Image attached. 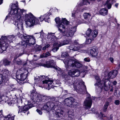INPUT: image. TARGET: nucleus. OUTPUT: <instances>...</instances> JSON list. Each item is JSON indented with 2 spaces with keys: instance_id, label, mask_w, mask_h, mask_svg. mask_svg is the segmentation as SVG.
I'll list each match as a JSON object with an SVG mask.
<instances>
[{
  "instance_id": "nucleus-1",
  "label": "nucleus",
  "mask_w": 120,
  "mask_h": 120,
  "mask_svg": "<svg viewBox=\"0 0 120 120\" xmlns=\"http://www.w3.org/2000/svg\"><path fill=\"white\" fill-rule=\"evenodd\" d=\"M11 10L10 15H13L11 18V22L17 26L19 29L23 30V22L22 19V13L26 12V10L19 8L18 6V3L16 2L15 4H12L10 5Z\"/></svg>"
},
{
  "instance_id": "nucleus-2",
  "label": "nucleus",
  "mask_w": 120,
  "mask_h": 120,
  "mask_svg": "<svg viewBox=\"0 0 120 120\" xmlns=\"http://www.w3.org/2000/svg\"><path fill=\"white\" fill-rule=\"evenodd\" d=\"M15 37L13 35L1 37L0 39V53L6 51L9 44L12 41Z\"/></svg>"
},
{
  "instance_id": "nucleus-3",
  "label": "nucleus",
  "mask_w": 120,
  "mask_h": 120,
  "mask_svg": "<svg viewBox=\"0 0 120 120\" xmlns=\"http://www.w3.org/2000/svg\"><path fill=\"white\" fill-rule=\"evenodd\" d=\"M57 26L58 30L62 35L64 36H66L67 37H72L74 35V32L76 31V27H72L70 25V26H69V28H67V31H66L65 26L62 23L58 25Z\"/></svg>"
},
{
  "instance_id": "nucleus-4",
  "label": "nucleus",
  "mask_w": 120,
  "mask_h": 120,
  "mask_svg": "<svg viewBox=\"0 0 120 120\" xmlns=\"http://www.w3.org/2000/svg\"><path fill=\"white\" fill-rule=\"evenodd\" d=\"M18 36L22 40L21 45L25 46L27 45L30 46L35 43V39L33 35H23L19 33Z\"/></svg>"
},
{
  "instance_id": "nucleus-5",
  "label": "nucleus",
  "mask_w": 120,
  "mask_h": 120,
  "mask_svg": "<svg viewBox=\"0 0 120 120\" xmlns=\"http://www.w3.org/2000/svg\"><path fill=\"white\" fill-rule=\"evenodd\" d=\"M25 21L27 27H31L39 23L38 19L35 17L30 13L25 15Z\"/></svg>"
},
{
  "instance_id": "nucleus-6",
  "label": "nucleus",
  "mask_w": 120,
  "mask_h": 120,
  "mask_svg": "<svg viewBox=\"0 0 120 120\" xmlns=\"http://www.w3.org/2000/svg\"><path fill=\"white\" fill-rule=\"evenodd\" d=\"M64 62L68 70L71 68H80L82 66V64L78 60H72L70 58H66Z\"/></svg>"
},
{
  "instance_id": "nucleus-7",
  "label": "nucleus",
  "mask_w": 120,
  "mask_h": 120,
  "mask_svg": "<svg viewBox=\"0 0 120 120\" xmlns=\"http://www.w3.org/2000/svg\"><path fill=\"white\" fill-rule=\"evenodd\" d=\"M72 82V81L71 80L68 81L69 85L70 86L73 84L77 92L81 93L83 91H86L87 93L86 86L84 85V82L79 83L78 81L76 80H75L74 82L73 83Z\"/></svg>"
},
{
  "instance_id": "nucleus-8",
  "label": "nucleus",
  "mask_w": 120,
  "mask_h": 120,
  "mask_svg": "<svg viewBox=\"0 0 120 120\" xmlns=\"http://www.w3.org/2000/svg\"><path fill=\"white\" fill-rule=\"evenodd\" d=\"M42 83L46 86H47L48 90H49L51 88H54V87H58L60 85L59 80L53 81L48 78L43 81Z\"/></svg>"
},
{
  "instance_id": "nucleus-9",
  "label": "nucleus",
  "mask_w": 120,
  "mask_h": 120,
  "mask_svg": "<svg viewBox=\"0 0 120 120\" xmlns=\"http://www.w3.org/2000/svg\"><path fill=\"white\" fill-rule=\"evenodd\" d=\"M30 96L32 99L35 102H40L43 99H45L46 97L37 93L35 90H33L30 92Z\"/></svg>"
},
{
  "instance_id": "nucleus-10",
  "label": "nucleus",
  "mask_w": 120,
  "mask_h": 120,
  "mask_svg": "<svg viewBox=\"0 0 120 120\" xmlns=\"http://www.w3.org/2000/svg\"><path fill=\"white\" fill-rule=\"evenodd\" d=\"M46 64H43V66L47 68H52L57 70L58 72L60 74H61L63 76L65 75L64 72L62 71L61 69L58 67L56 65L55 63L53 60H51L46 62ZM64 77L65 76H64Z\"/></svg>"
},
{
  "instance_id": "nucleus-11",
  "label": "nucleus",
  "mask_w": 120,
  "mask_h": 120,
  "mask_svg": "<svg viewBox=\"0 0 120 120\" xmlns=\"http://www.w3.org/2000/svg\"><path fill=\"white\" fill-rule=\"evenodd\" d=\"M54 101H52V100L47 102L46 104L44 105L42 109L45 110H48L49 109L54 110L56 111L57 110L56 108L58 107L57 104L59 103L58 101H56V103H54Z\"/></svg>"
},
{
  "instance_id": "nucleus-12",
  "label": "nucleus",
  "mask_w": 120,
  "mask_h": 120,
  "mask_svg": "<svg viewBox=\"0 0 120 120\" xmlns=\"http://www.w3.org/2000/svg\"><path fill=\"white\" fill-rule=\"evenodd\" d=\"M64 104L65 105L71 107H76L78 105V103L75 102V100L71 98H69L65 99Z\"/></svg>"
},
{
  "instance_id": "nucleus-13",
  "label": "nucleus",
  "mask_w": 120,
  "mask_h": 120,
  "mask_svg": "<svg viewBox=\"0 0 120 120\" xmlns=\"http://www.w3.org/2000/svg\"><path fill=\"white\" fill-rule=\"evenodd\" d=\"M85 71L83 68L81 69L79 71L77 69H73L71 70L68 72V73L69 75L71 76L75 77L79 76L81 72H85Z\"/></svg>"
},
{
  "instance_id": "nucleus-14",
  "label": "nucleus",
  "mask_w": 120,
  "mask_h": 120,
  "mask_svg": "<svg viewBox=\"0 0 120 120\" xmlns=\"http://www.w3.org/2000/svg\"><path fill=\"white\" fill-rule=\"evenodd\" d=\"M98 34V32L97 30H95L92 32L91 30L90 29H88L86 32V35L92 40L96 37Z\"/></svg>"
},
{
  "instance_id": "nucleus-15",
  "label": "nucleus",
  "mask_w": 120,
  "mask_h": 120,
  "mask_svg": "<svg viewBox=\"0 0 120 120\" xmlns=\"http://www.w3.org/2000/svg\"><path fill=\"white\" fill-rule=\"evenodd\" d=\"M22 69L23 70V71H24V72L19 75H16V78L20 81H23L26 79L29 68L27 69L26 68L25 69V68Z\"/></svg>"
},
{
  "instance_id": "nucleus-16",
  "label": "nucleus",
  "mask_w": 120,
  "mask_h": 120,
  "mask_svg": "<svg viewBox=\"0 0 120 120\" xmlns=\"http://www.w3.org/2000/svg\"><path fill=\"white\" fill-rule=\"evenodd\" d=\"M92 103V100L91 97H88L84 100L83 103V105L87 108H90Z\"/></svg>"
},
{
  "instance_id": "nucleus-17",
  "label": "nucleus",
  "mask_w": 120,
  "mask_h": 120,
  "mask_svg": "<svg viewBox=\"0 0 120 120\" xmlns=\"http://www.w3.org/2000/svg\"><path fill=\"white\" fill-rule=\"evenodd\" d=\"M18 107L19 109L18 113H20V115H22V114H21V112L25 113L30 108L29 107L28 105H26L23 107L21 105H18Z\"/></svg>"
},
{
  "instance_id": "nucleus-18",
  "label": "nucleus",
  "mask_w": 120,
  "mask_h": 120,
  "mask_svg": "<svg viewBox=\"0 0 120 120\" xmlns=\"http://www.w3.org/2000/svg\"><path fill=\"white\" fill-rule=\"evenodd\" d=\"M50 14V13L49 12L43 15H41L39 18V19L41 22H42L44 20L45 22H49V16Z\"/></svg>"
},
{
  "instance_id": "nucleus-19",
  "label": "nucleus",
  "mask_w": 120,
  "mask_h": 120,
  "mask_svg": "<svg viewBox=\"0 0 120 120\" xmlns=\"http://www.w3.org/2000/svg\"><path fill=\"white\" fill-rule=\"evenodd\" d=\"M63 115V112L62 111H60V110H58L54 114V117L52 118V117H50V118L52 119H53L54 120H58L59 118H61Z\"/></svg>"
},
{
  "instance_id": "nucleus-20",
  "label": "nucleus",
  "mask_w": 120,
  "mask_h": 120,
  "mask_svg": "<svg viewBox=\"0 0 120 120\" xmlns=\"http://www.w3.org/2000/svg\"><path fill=\"white\" fill-rule=\"evenodd\" d=\"M0 74L2 75L3 77L6 79L8 75H9V73L7 69H0Z\"/></svg>"
},
{
  "instance_id": "nucleus-21",
  "label": "nucleus",
  "mask_w": 120,
  "mask_h": 120,
  "mask_svg": "<svg viewBox=\"0 0 120 120\" xmlns=\"http://www.w3.org/2000/svg\"><path fill=\"white\" fill-rule=\"evenodd\" d=\"M68 119L70 120H73L75 117V116L73 110L72 109L68 110Z\"/></svg>"
},
{
  "instance_id": "nucleus-22",
  "label": "nucleus",
  "mask_w": 120,
  "mask_h": 120,
  "mask_svg": "<svg viewBox=\"0 0 120 120\" xmlns=\"http://www.w3.org/2000/svg\"><path fill=\"white\" fill-rule=\"evenodd\" d=\"M90 53L92 57H96L98 55V51L97 49L92 48L90 50Z\"/></svg>"
},
{
  "instance_id": "nucleus-23",
  "label": "nucleus",
  "mask_w": 120,
  "mask_h": 120,
  "mask_svg": "<svg viewBox=\"0 0 120 120\" xmlns=\"http://www.w3.org/2000/svg\"><path fill=\"white\" fill-rule=\"evenodd\" d=\"M117 73L118 72L117 70L111 71L108 74V77L109 78H113L116 76Z\"/></svg>"
},
{
  "instance_id": "nucleus-24",
  "label": "nucleus",
  "mask_w": 120,
  "mask_h": 120,
  "mask_svg": "<svg viewBox=\"0 0 120 120\" xmlns=\"http://www.w3.org/2000/svg\"><path fill=\"white\" fill-rule=\"evenodd\" d=\"M86 8H85L82 9H80L79 10L78 9H77L76 10L75 9V10L73 11L72 13V17H75L77 16V13L79 11L82 12L84 10H86Z\"/></svg>"
},
{
  "instance_id": "nucleus-25",
  "label": "nucleus",
  "mask_w": 120,
  "mask_h": 120,
  "mask_svg": "<svg viewBox=\"0 0 120 120\" xmlns=\"http://www.w3.org/2000/svg\"><path fill=\"white\" fill-rule=\"evenodd\" d=\"M60 42H55L53 44L54 47L53 48L52 51L54 52L57 51L59 49V48L60 46Z\"/></svg>"
},
{
  "instance_id": "nucleus-26",
  "label": "nucleus",
  "mask_w": 120,
  "mask_h": 120,
  "mask_svg": "<svg viewBox=\"0 0 120 120\" xmlns=\"http://www.w3.org/2000/svg\"><path fill=\"white\" fill-rule=\"evenodd\" d=\"M45 76L44 75L36 76L34 78L35 83H38V82L41 80H44L45 78Z\"/></svg>"
},
{
  "instance_id": "nucleus-27",
  "label": "nucleus",
  "mask_w": 120,
  "mask_h": 120,
  "mask_svg": "<svg viewBox=\"0 0 120 120\" xmlns=\"http://www.w3.org/2000/svg\"><path fill=\"white\" fill-rule=\"evenodd\" d=\"M114 0H107L106 2L105 5L106 6L108 9H110L111 7V4L113 3Z\"/></svg>"
},
{
  "instance_id": "nucleus-28",
  "label": "nucleus",
  "mask_w": 120,
  "mask_h": 120,
  "mask_svg": "<svg viewBox=\"0 0 120 120\" xmlns=\"http://www.w3.org/2000/svg\"><path fill=\"white\" fill-rule=\"evenodd\" d=\"M95 79L97 80L96 83L94 84L95 86H98L99 87H101L102 86V84L101 83V81L99 79V76H96L95 77Z\"/></svg>"
},
{
  "instance_id": "nucleus-29",
  "label": "nucleus",
  "mask_w": 120,
  "mask_h": 120,
  "mask_svg": "<svg viewBox=\"0 0 120 120\" xmlns=\"http://www.w3.org/2000/svg\"><path fill=\"white\" fill-rule=\"evenodd\" d=\"M108 10L104 8L101 9L99 11V13L100 15L105 16L108 14Z\"/></svg>"
},
{
  "instance_id": "nucleus-30",
  "label": "nucleus",
  "mask_w": 120,
  "mask_h": 120,
  "mask_svg": "<svg viewBox=\"0 0 120 120\" xmlns=\"http://www.w3.org/2000/svg\"><path fill=\"white\" fill-rule=\"evenodd\" d=\"M80 46V47H79V46L76 47L73 45H70L69 46V49L70 50H73L74 51H76L79 49L80 47L81 48L82 47L81 46V45Z\"/></svg>"
},
{
  "instance_id": "nucleus-31",
  "label": "nucleus",
  "mask_w": 120,
  "mask_h": 120,
  "mask_svg": "<svg viewBox=\"0 0 120 120\" xmlns=\"http://www.w3.org/2000/svg\"><path fill=\"white\" fill-rule=\"evenodd\" d=\"M45 34L43 32L42 30L39 33H35L34 34L36 35H35V36L36 38H40V37H43Z\"/></svg>"
},
{
  "instance_id": "nucleus-32",
  "label": "nucleus",
  "mask_w": 120,
  "mask_h": 120,
  "mask_svg": "<svg viewBox=\"0 0 120 120\" xmlns=\"http://www.w3.org/2000/svg\"><path fill=\"white\" fill-rule=\"evenodd\" d=\"M14 116L12 114H9L7 116H5L4 120H14Z\"/></svg>"
},
{
  "instance_id": "nucleus-33",
  "label": "nucleus",
  "mask_w": 120,
  "mask_h": 120,
  "mask_svg": "<svg viewBox=\"0 0 120 120\" xmlns=\"http://www.w3.org/2000/svg\"><path fill=\"white\" fill-rule=\"evenodd\" d=\"M61 23L63 24H64V25L68 26L69 24V22L65 18L62 19L61 24Z\"/></svg>"
},
{
  "instance_id": "nucleus-34",
  "label": "nucleus",
  "mask_w": 120,
  "mask_h": 120,
  "mask_svg": "<svg viewBox=\"0 0 120 120\" xmlns=\"http://www.w3.org/2000/svg\"><path fill=\"white\" fill-rule=\"evenodd\" d=\"M83 16L85 19L90 18L91 16V14L89 13L85 12L83 14Z\"/></svg>"
},
{
  "instance_id": "nucleus-35",
  "label": "nucleus",
  "mask_w": 120,
  "mask_h": 120,
  "mask_svg": "<svg viewBox=\"0 0 120 120\" xmlns=\"http://www.w3.org/2000/svg\"><path fill=\"white\" fill-rule=\"evenodd\" d=\"M51 55L50 53L48 52H47L45 53H43V54L41 55L40 57L41 58L45 57L48 56H50Z\"/></svg>"
},
{
  "instance_id": "nucleus-36",
  "label": "nucleus",
  "mask_w": 120,
  "mask_h": 120,
  "mask_svg": "<svg viewBox=\"0 0 120 120\" xmlns=\"http://www.w3.org/2000/svg\"><path fill=\"white\" fill-rule=\"evenodd\" d=\"M109 104V102H107L105 103L104 106L103 111L104 112H105L106 111V110L108 108V106Z\"/></svg>"
},
{
  "instance_id": "nucleus-37",
  "label": "nucleus",
  "mask_w": 120,
  "mask_h": 120,
  "mask_svg": "<svg viewBox=\"0 0 120 120\" xmlns=\"http://www.w3.org/2000/svg\"><path fill=\"white\" fill-rule=\"evenodd\" d=\"M54 35H52V37H51V41H52V42H57V41L58 42V41H56L57 40V38Z\"/></svg>"
},
{
  "instance_id": "nucleus-38",
  "label": "nucleus",
  "mask_w": 120,
  "mask_h": 120,
  "mask_svg": "<svg viewBox=\"0 0 120 120\" xmlns=\"http://www.w3.org/2000/svg\"><path fill=\"white\" fill-rule=\"evenodd\" d=\"M69 43V42L68 41L65 40H64L63 42L61 43L60 42V46H61L63 45L68 44Z\"/></svg>"
},
{
  "instance_id": "nucleus-39",
  "label": "nucleus",
  "mask_w": 120,
  "mask_h": 120,
  "mask_svg": "<svg viewBox=\"0 0 120 120\" xmlns=\"http://www.w3.org/2000/svg\"><path fill=\"white\" fill-rule=\"evenodd\" d=\"M3 62L4 65H9L10 63V61H9L7 59L4 60Z\"/></svg>"
},
{
  "instance_id": "nucleus-40",
  "label": "nucleus",
  "mask_w": 120,
  "mask_h": 120,
  "mask_svg": "<svg viewBox=\"0 0 120 120\" xmlns=\"http://www.w3.org/2000/svg\"><path fill=\"white\" fill-rule=\"evenodd\" d=\"M55 21L56 24L58 25L61 23V20L59 17H57L55 19Z\"/></svg>"
},
{
  "instance_id": "nucleus-41",
  "label": "nucleus",
  "mask_w": 120,
  "mask_h": 120,
  "mask_svg": "<svg viewBox=\"0 0 120 120\" xmlns=\"http://www.w3.org/2000/svg\"><path fill=\"white\" fill-rule=\"evenodd\" d=\"M54 33H48V34L47 38L50 41L51 40V37H52V35H54Z\"/></svg>"
},
{
  "instance_id": "nucleus-42",
  "label": "nucleus",
  "mask_w": 120,
  "mask_h": 120,
  "mask_svg": "<svg viewBox=\"0 0 120 120\" xmlns=\"http://www.w3.org/2000/svg\"><path fill=\"white\" fill-rule=\"evenodd\" d=\"M90 1L91 0H83V3L84 5H88L90 4Z\"/></svg>"
},
{
  "instance_id": "nucleus-43",
  "label": "nucleus",
  "mask_w": 120,
  "mask_h": 120,
  "mask_svg": "<svg viewBox=\"0 0 120 120\" xmlns=\"http://www.w3.org/2000/svg\"><path fill=\"white\" fill-rule=\"evenodd\" d=\"M6 79L3 77L2 75L0 74V85Z\"/></svg>"
},
{
  "instance_id": "nucleus-44",
  "label": "nucleus",
  "mask_w": 120,
  "mask_h": 120,
  "mask_svg": "<svg viewBox=\"0 0 120 120\" xmlns=\"http://www.w3.org/2000/svg\"><path fill=\"white\" fill-rule=\"evenodd\" d=\"M68 56V54L67 52H64L62 53L61 55L62 57L63 58L67 57Z\"/></svg>"
},
{
  "instance_id": "nucleus-45",
  "label": "nucleus",
  "mask_w": 120,
  "mask_h": 120,
  "mask_svg": "<svg viewBox=\"0 0 120 120\" xmlns=\"http://www.w3.org/2000/svg\"><path fill=\"white\" fill-rule=\"evenodd\" d=\"M96 116H98V117H105V115L103 114L102 112H100V114H98V112H97L96 113Z\"/></svg>"
},
{
  "instance_id": "nucleus-46",
  "label": "nucleus",
  "mask_w": 120,
  "mask_h": 120,
  "mask_svg": "<svg viewBox=\"0 0 120 120\" xmlns=\"http://www.w3.org/2000/svg\"><path fill=\"white\" fill-rule=\"evenodd\" d=\"M90 37V38L87 39L86 40V43L88 44H89L90 43L92 40H93Z\"/></svg>"
},
{
  "instance_id": "nucleus-47",
  "label": "nucleus",
  "mask_w": 120,
  "mask_h": 120,
  "mask_svg": "<svg viewBox=\"0 0 120 120\" xmlns=\"http://www.w3.org/2000/svg\"><path fill=\"white\" fill-rule=\"evenodd\" d=\"M20 99L21 103H22L23 101H25L26 100V99L25 96L23 95L20 97Z\"/></svg>"
},
{
  "instance_id": "nucleus-48",
  "label": "nucleus",
  "mask_w": 120,
  "mask_h": 120,
  "mask_svg": "<svg viewBox=\"0 0 120 120\" xmlns=\"http://www.w3.org/2000/svg\"><path fill=\"white\" fill-rule=\"evenodd\" d=\"M80 18H79V19H75L76 20V24L77 25H78L80 24L81 23V22L80 20Z\"/></svg>"
},
{
  "instance_id": "nucleus-49",
  "label": "nucleus",
  "mask_w": 120,
  "mask_h": 120,
  "mask_svg": "<svg viewBox=\"0 0 120 120\" xmlns=\"http://www.w3.org/2000/svg\"><path fill=\"white\" fill-rule=\"evenodd\" d=\"M22 63V60L20 59H18L16 61V64L19 65L21 64Z\"/></svg>"
},
{
  "instance_id": "nucleus-50",
  "label": "nucleus",
  "mask_w": 120,
  "mask_h": 120,
  "mask_svg": "<svg viewBox=\"0 0 120 120\" xmlns=\"http://www.w3.org/2000/svg\"><path fill=\"white\" fill-rule=\"evenodd\" d=\"M49 46L50 45L49 44L45 45V46L42 49V50H45L46 48H48Z\"/></svg>"
},
{
  "instance_id": "nucleus-51",
  "label": "nucleus",
  "mask_w": 120,
  "mask_h": 120,
  "mask_svg": "<svg viewBox=\"0 0 120 120\" xmlns=\"http://www.w3.org/2000/svg\"><path fill=\"white\" fill-rule=\"evenodd\" d=\"M84 60L87 62H90V58L89 57H86L84 58Z\"/></svg>"
},
{
  "instance_id": "nucleus-52",
  "label": "nucleus",
  "mask_w": 120,
  "mask_h": 120,
  "mask_svg": "<svg viewBox=\"0 0 120 120\" xmlns=\"http://www.w3.org/2000/svg\"><path fill=\"white\" fill-rule=\"evenodd\" d=\"M115 93L116 94L117 96H119L120 94V92L119 90H115Z\"/></svg>"
},
{
  "instance_id": "nucleus-53",
  "label": "nucleus",
  "mask_w": 120,
  "mask_h": 120,
  "mask_svg": "<svg viewBox=\"0 0 120 120\" xmlns=\"http://www.w3.org/2000/svg\"><path fill=\"white\" fill-rule=\"evenodd\" d=\"M23 54V53H21L19 54H16L15 56V59H17V58L18 57H19V56H22Z\"/></svg>"
},
{
  "instance_id": "nucleus-54",
  "label": "nucleus",
  "mask_w": 120,
  "mask_h": 120,
  "mask_svg": "<svg viewBox=\"0 0 120 120\" xmlns=\"http://www.w3.org/2000/svg\"><path fill=\"white\" fill-rule=\"evenodd\" d=\"M8 98L7 97H1L0 98L1 99L2 101H6L5 100L6 99Z\"/></svg>"
},
{
  "instance_id": "nucleus-55",
  "label": "nucleus",
  "mask_w": 120,
  "mask_h": 120,
  "mask_svg": "<svg viewBox=\"0 0 120 120\" xmlns=\"http://www.w3.org/2000/svg\"><path fill=\"white\" fill-rule=\"evenodd\" d=\"M2 114V110H0V118H2L4 116Z\"/></svg>"
},
{
  "instance_id": "nucleus-56",
  "label": "nucleus",
  "mask_w": 120,
  "mask_h": 120,
  "mask_svg": "<svg viewBox=\"0 0 120 120\" xmlns=\"http://www.w3.org/2000/svg\"><path fill=\"white\" fill-rule=\"evenodd\" d=\"M109 60L112 63H113L114 61V59L112 57H110L109 58Z\"/></svg>"
},
{
  "instance_id": "nucleus-57",
  "label": "nucleus",
  "mask_w": 120,
  "mask_h": 120,
  "mask_svg": "<svg viewBox=\"0 0 120 120\" xmlns=\"http://www.w3.org/2000/svg\"><path fill=\"white\" fill-rule=\"evenodd\" d=\"M37 111L39 114L41 115L42 114V112L41 111L39 110L38 109H37Z\"/></svg>"
},
{
  "instance_id": "nucleus-58",
  "label": "nucleus",
  "mask_w": 120,
  "mask_h": 120,
  "mask_svg": "<svg viewBox=\"0 0 120 120\" xmlns=\"http://www.w3.org/2000/svg\"><path fill=\"white\" fill-rule=\"evenodd\" d=\"M115 103L116 105H118L119 104L120 102L119 100H116L115 101Z\"/></svg>"
},
{
  "instance_id": "nucleus-59",
  "label": "nucleus",
  "mask_w": 120,
  "mask_h": 120,
  "mask_svg": "<svg viewBox=\"0 0 120 120\" xmlns=\"http://www.w3.org/2000/svg\"><path fill=\"white\" fill-rule=\"evenodd\" d=\"M120 68V63H119L118 65H117L116 69H118Z\"/></svg>"
},
{
  "instance_id": "nucleus-60",
  "label": "nucleus",
  "mask_w": 120,
  "mask_h": 120,
  "mask_svg": "<svg viewBox=\"0 0 120 120\" xmlns=\"http://www.w3.org/2000/svg\"><path fill=\"white\" fill-rule=\"evenodd\" d=\"M104 88L106 90H107L108 89V87L106 86L105 84L104 85Z\"/></svg>"
},
{
  "instance_id": "nucleus-61",
  "label": "nucleus",
  "mask_w": 120,
  "mask_h": 120,
  "mask_svg": "<svg viewBox=\"0 0 120 120\" xmlns=\"http://www.w3.org/2000/svg\"><path fill=\"white\" fill-rule=\"evenodd\" d=\"M74 44L75 45H79V44L77 41L75 40L74 41Z\"/></svg>"
},
{
  "instance_id": "nucleus-62",
  "label": "nucleus",
  "mask_w": 120,
  "mask_h": 120,
  "mask_svg": "<svg viewBox=\"0 0 120 120\" xmlns=\"http://www.w3.org/2000/svg\"><path fill=\"white\" fill-rule=\"evenodd\" d=\"M41 46H39L37 50V51H40L41 49Z\"/></svg>"
},
{
  "instance_id": "nucleus-63",
  "label": "nucleus",
  "mask_w": 120,
  "mask_h": 120,
  "mask_svg": "<svg viewBox=\"0 0 120 120\" xmlns=\"http://www.w3.org/2000/svg\"><path fill=\"white\" fill-rule=\"evenodd\" d=\"M117 83V82L116 81H114L113 82V84L114 85H116Z\"/></svg>"
},
{
  "instance_id": "nucleus-64",
  "label": "nucleus",
  "mask_w": 120,
  "mask_h": 120,
  "mask_svg": "<svg viewBox=\"0 0 120 120\" xmlns=\"http://www.w3.org/2000/svg\"><path fill=\"white\" fill-rule=\"evenodd\" d=\"M118 3H116V4L115 5V7L116 8H117L118 7Z\"/></svg>"
}]
</instances>
